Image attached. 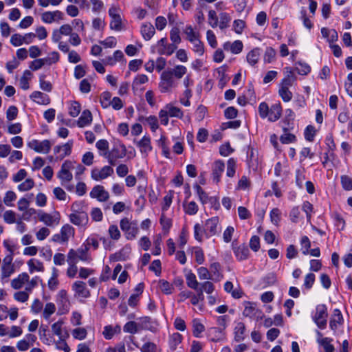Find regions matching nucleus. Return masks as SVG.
Returning a JSON list of instances; mask_svg holds the SVG:
<instances>
[{"instance_id": "obj_1", "label": "nucleus", "mask_w": 352, "mask_h": 352, "mask_svg": "<svg viewBox=\"0 0 352 352\" xmlns=\"http://www.w3.org/2000/svg\"><path fill=\"white\" fill-rule=\"evenodd\" d=\"M168 116L182 119L184 113L180 108L174 106L172 103H168L159 112V118L162 125L167 126L168 124Z\"/></svg>"}, {"instance_id": "obj_2", "label": "nucleus", "mask_w": 352, "mask_h": 352, "mask_svg": "<svg viewBox=\"0 0 352 352\" xmlns=\"http://www.w3.org/2000/svg\"><path fill=\"white\" fill-rule=\"evenodd\" d=\"M67 261L75 263H77L79 261L84 263H90L92 258L87 248L82 244L77 250H69L67 254Z\"/></svg>"}, {"instance_id": "obj_3", "label": "nucleus", "mask_w": 352, "mask_h": 352, "mask_svg": "<svg viewBox=\"0 0 352 352\" xmlns=\"http://www.w3.org/2000/svg\"><path fill=\"white\" fill-rule=\"evenodd\" d=\"M108 14L111 19L110 28L115 31H121L122 30V20L120 15V8L117 6H111L108 10Z\"/></svg>"}, {"instance_id": "obj_4", "label": "nucleus", "mask_w": 352, "mask_h": 352, "mask_svg": "<svg viewBox=\"0 0 352 352\" xmlns=\"http://www.w3.org/2000/svg\"><path fill=\"white\" fill-rule=\"evenodd\" d=\"M177 87V82L171 73L167 70L164 71L160 76L159 89L162 93L170 92Z\"/></svg>"}, {"instance_id": "obj_5", "label": "nucleus", "mask_w": 352, "mask_h": 352, "mask_svg": "<svg viewBox=\"0 0 352 352\" xmlns=\"http://www.w3.org/2000/svg\"><path fill=\"white\" fill-rule=\"evenodd\" d=\"M327 317L328 313L327 306L324 304L317 305L316 307V311L312 316V319L318 328L324 329L326 327Z\"/></svg>"}, {"instance_id": "obj_6", "label": "nucleus", "mask_w": 352, "mask_h": 352, "mask_svg": "<svg viewBox=\"0 0 352 352\" xmlns=\"http://www.w3.org/2000/svg\"><path fill=\"white\" fill-rule=\"evenodd\" d=\"M126 155V148L122 144L115 145L111 151H109L106 159L111 166H115L120 159L124 158Z\"/></svg>"}, {"instance_id": "obj_7", "label": "nucleus", "mask_w": 352, "mask_h": 352, "mask_svg": "<svg viewBox=\"0 0 352 352\" xmlns=\"http://www.w3.org/2000/svg\"><path fill=\"white\" fill-rule=\"evenodd\" d=\"M80 203H74L72 205V210L74 212L69 215L70 221L76 226H82L87 223L88 216L84 211H78Z\"/></svg>"}, {"instance_id": "obj_8", "label": "nucleus", "mask_w": 352, "mask_h": 352, "mask_svg": "<svg viewBox=\"0 0 352 352\" xmlns=\"http://www.w3.org/2000/svg\"><path fill=\"white\" fill-rule=\"evenodd\" d=\"M52 144L49 140L39 141L38 140H32L28 143V146L39 153L46 154L50 151Z\"/></svg>"}, {"instance_id": "obj_9", "label": "nucleus", "mask_w": 352, "mask_h": 352, "mask_svg": "<svg viewBox=\"0 0 352 352\" xmlns=\"http://www.w3.org/2000/svg\"><path fill=\"white\" fill-rule=\"evenodd\" d=\"M113 174V168L111 166H104L101 168H94L91 173V178L95 181H101L111 176Z\"/></svg>"}, {"instance_id": "obj_10", "label": "nucleus", "mask_w": 352, "mask_h": 352, "mask_svg": "<svg viewBox=\"0 0 352 352\" xmlns=\"http://www.w3.org/2000/svg\"><path fill=\"white\" fill-rule=\"evenodd\" d=\"M73 164L70 161H65L61 166L60 170L58 173L57 177L60 179L61 184L65 185L66 182H70L73 175L69 170L72 168Z\"/></svg>"}, {"instance_id": "obj_11", "label": "nucleus", "mask_w": 352, "mask_h": 352, "mask_svg": "<svg viewBox=\"0 0 352 352\" xmlns=\"http://www.w3.org/2000/svg\"><path fill=\"white\" fill-rule=\"evenodd\" d=\"M156 47L159 54L166 56H170L177 48V46L175 44H168L166 37L158 41Z\"/></svg>"}, {"instance_id": "obj_12", "label": "nucleus", "mask_w": 352, "mask_h": 352, "mask_svg": "<svg viewBox=\"0 0 352 352\" xmlns=\"http://www.w3.org/2000/svg\"><path fill=\"white\" fill-rule=\"evenodd\" d=\"M120 228L126 235L128 239H133L138 232V228L129 221L127 218L122 219L120 221Z\"/></svg>"}, {"instance_id": "obj_13", "label": "nucleus", "mask_w": 352, "mask_h": 352, "mask_svg": "<svg viewBox=\"0 0 352 352\" xmlns=\"http://www.w3.org/2000/svg\"><path fill=\"white\" fill-rule=\"evenodd\" d=\"M41 21L45 23H52L64 19V14L60 10L46 11L41 14Z\"/></svg>"}, {"instance_id": "obj_14", "label": "nucleus", "mask_w": 352, "mask_h": 352, "mask_svg": "<svg viewBox=\"0 0 352 352\" xmlns=\"http://www.w3.org/2000/svg\"><path fill=\"white\" fill-rule=\"evenodd\" d=\"M38 219L47 226H56L60 221V214L58 212H54L53 214H50L40 211L38 212Z\"/></svg>"}, {"instance_id": "obj_15", "label": "nucleus", "mask_w": 352, "mask_h": 352, "mask_svg": "<svg viewBox=\"0 0 352 352\" xmlns=\"http://www.w3.org/2000/svg\"><path fill=\"white\" fill-rule=\"evenodd\" d=\"M72 289L77 298H87L90 296V292L87 288L86 283L83 281H75L72 285Z\"/></svg>"}, {"instance_id": "obj_16", "label": "nucleus", "mask_w": 352, "mask_h": 352, "mask_svg": "<svg viewBox=\"0 0 352 352\" xmlns=\"http://www.w3.org/2000/svg\"><path fill=\"white\" fill-rule=\"evenodd\" d=\"M205 228L207 232V238L215 235L219 231V219L217 217H213L206 221Z\"/></svg>"}, {"instance_id": "obj_17", "label": "nucleus", "mask_w": 352, "mask_h": 352, "mask_svg": "<svg viewBox=\"0 0 352 352\" xmlns=\"http://www.w3.org/2000/svg\"><path fill=\"white\" fill-rule=\"evenodd\" d=\"M72 146L73 141L69 140L67 143L63 145L56 146L54 148V153L58 155V158L62 160L71 154Z\"/></svg>"}, {"instance_id": "obj_18", "label": "nucleus", "mask_w": 352, "mask_h": 352, "mask_svg": "<svg viewBox=\"0 0 352 352\" xmlns=\"http://www.w3.org/2000/svg\"><path fill=\"white\" fill-rule=\"evenodd\" d=\"M90 197L97 199L99 201H105L109 199V195L102 186L97 185L90 192Z\"/></svg>"}, {"instance_id": "obj_19", "label": "nucleus", "mask_w": 352, "mask_h": 352, "mask_svg": "<svg viewBox=\"0 0 352 352\" xmlns=\"http://www.w3.org/2000/svg\"><path fill=\"white\" fill-rule=\"evenodd\" d=\"M343 320V316L340 309H334L329 322L331 329L336 331L342 324Z\"/></svg>"}, {"instance_id": "obj_20", "label": "nucleus", "mask_w": 352, "mask_h": 352, "mask_svg": "<svg viewBox=\"0 0 352 352\" xmlns=\"http://www.w3.org/2000/svg\"><path fill=\"white\" fill-rule=\"evenodd\" d=\"M223 47L226 51H230L232 54H237L241 52L243 45L241 41L237 40L233 43L226 42L223 44Z\"/></svg>"}, {"instance_id": "obj_21", "label": "nucleus", "mask_w": 352, "mask_h": 352, "mask_svg": "<svg viewBox=\"0 0 352 352\" xmlns=\"http://www.w3.org/2000/svg\"><path fill=\"white\" fill-rule=\"evenodd\" d=\"M30 98L39 104H48L50 102V97L41 91H35L30 95Z\"/></svg>"}, {"instance_id": "obj_22", "label": "nucleus", "mask_w": 352, "mask_h": 352, "mask_svg": "<svg viewBox=\"0 0 352 352\" xmlns=\"http://www.w3.org/2000/svg\"><path fill=\"white\" fill-rule=\"evenodd\" d=\"M29 279L30 276L27 273H21L16 278L12 280L11 286L14 289H19L22 288L25 283L29 281Z\"/></svg>"}, {"instance_id": "obj_23", "label": "nucleus", "mask_w": 352, "mask_h": 352, "mask_svg": "<svg viewBox=\"0 0 352 352\" xmlns=\"http://www.w3.org/2000/svg\"><path fill=\"white\" fill-rule=\"evenodd\" d=\"M225 164L222 161L218 160L214 163L212 168V179L216 183L219 182L221 174L224 171Z\"/></svg>"}, {"instance_id": "obj_24", "label": "nucleus", "mask_w": 352, "mask_h": 352, "mask_svg": "<svg viewBox=\"0 0 352 352\" xmlns=\"http://www.w3.org/2000/svg\"><path fill=\"white\" fill-rule=\"evenodd\" d=\"M153 322L148 316L141 317L138 319V327L140 330H148L152 332L155 331V328L153 325Z\"/></svg>"}, {"instance_id": "obj_25", "label": "nucleus", "mask_w": 352, "mask_h": 352, "mask_svg": "<svg viewBox=\"0 0 352 352\" xmlns=\"http://www.w3.org/2000/svg\"><path fill=\"white\" fill-rule=\"evenodd\" d=\"M285 76L282 80L280 87L289 88L296 80V76L290 67H285Z\"/></svg>"}, {"instance_id": "obj_26", "label": "nucleus", "mask_w": 352, "mask_h": 352, "mask_svg": "<svg viewBox=\"0 0 352 352\" xmlns=\"http://www.w3.org/2000/svg\"><path fill=\"white\" fill-rule=\"evenodd\" d=\"M140 32L144 39L149 41L155 34V30L151 23H146L142 25Z\"/></svg>"}, {"instance_id": "obj_27", "label": "nucleus", "mask_w": 352, "mask_h": 352, "mask_svg": "<svg viewBox=\"0 0 352 352\" xmlns=\"http://www.w3.org/2000/svg\"><path fill=\"white\" fill-rule=\"evenodd\" d=\"M282 113V108L280 103L272 105L269 109V114L267 116L268 120L270 122H275L278 120Z\"/></svg>"}, {"instance_id": "obj_28", "label": "nucleus", "mask_w": 352, "mask_h": 352, "mask_svg": "<svg viewBox=\"0 0 352 352\" xmlns=\"http://www.w3.org/2000/svg\"><path fill=\"white\" fill-rule=\"evenodd\" d=\"M92 121V115L89 110H84L78 120L77 124L79 127H85L89 125Z\"/></svg>"}, {"instance_id": "obj_29", "label": "nucleus", "mask_w": 352, "mask_h": 352, "mask_svg": "<svg viewBox=\"0 0 352 352\" xmlns=\"http://www.w3.org/2000/svg\"><path fill=\"white\" fill-rule=\"evenodd\" d=\"M234 253L239 261L245 260L249 255V249L244 244L233 248Z\"/></svg>"}, {"instance_id": "obj_30", "label": "nucleus", "mask_w": 352, "mask_h": 352, "mask_svg": "<svg viewBox=\"0 0 352 352\" xmlns=\"http://www.w3.org/2000/svg\"><path fill=\"white\" fill-rule=\"evenodd\" d=\"M194 237L197 241L199 242H201L204 237L207 238V232L205 225L203 226L198 223H195L194 226Z\"/></svg>"}, {"instance_id": "obj_31", "label": "nucleus", "mask_w": 352, "mask_h": 352, "mask_svg": "<svg viewBox=\"0 0 352 352\" xmlns=\"http://www.w3.org/2000/svg\"><path fill=\"white\" fill-rule=\"evenodd\" d=\"M221 265L217 262H214L210 265V274L213 277L212 280L219 281L223 278L221 273Z\"/></svg>"}, {"instance_id": "obj_32", "label": "nucleus", "mask_w": 352, "mask_h": 352, "mask_svg": "<svg viewBox=\"0 0 352 352\" xmlns=\"http://www.w3.org/2000/svg\"><path fill=\"white\" fill-rule=\"evenodd\" d=\"M27 265L29 267V271L30 273L44 271V266L43 263L37 259L31 258L27 262Z\"/></svg>"}, {"instance_id": "obj_33", "label": "nucleus", "mask_w": 352, "mask_h": 352, "mask_svg": "<svg viewBox=\"0 0 352 352\" xmlns=\"http://www.w3.org/2000/svg\"><path fill=\"white\" fill-rule=\"evenodd\" d=\"M69 335L68 332L66 331L65 332V336L58 338V340L54 342L56 348L58 350L63 351L64 352H70L71 349L65 341V339L69 338Z\"/></svg>"}, {"instance_id": "obj_34", "label": "nucleus", "mask_w": 352, "mask_h": 352, "mask_svg": "<svg viewBox=\"0 0 352 352\" xmlns=\"http://www.w3.org/2000/svg\"><path fill=\"white\" fill-rule=\"evenodd\" d=\"M60 233L62 239L67 243L69 238L74 235V228L72 226L66 224L61 228Z\"/></svg>"}, {"instance_id": "obj_35", "label": "nucleus", "mask_w": 352, "mask_h": 352, "mask_svg": "<svg viewBox=\"0 0 352 352\" xmlns=\"http://www.w3.org/2000/svg\"><path fill=\"white\" fill-rule=\"evenodd\" d=\"M258 312V309L256 308L254 304L250 302H244V310L243 311V315L245 317L252 318L256 315Z\"/></svg>"}, {"instance_id": "obj_36", "label": "nucleus", "mask_w": 352, "mask_h": 352, "mask_svg": "<svg viewBox=\"0 0 352 352\" xmlns=\"http://www.w3.org/2000/svg\"><path fill=\"white\" fill-rule=\"evenodd\" d=\"M185 276L188 287L194 290H198L199 283L197 280L195 274L191 271H188Z\"/></svg>"}, {"instance_id": "obj_37", "label": "nucleus", "mask_w": 352, "mask_h": 352, "mask_svg": "<svg viewBox=\"0 0 352 352\" xmlns=\"http://www.w3.org/2000/svg\"><path fill=\"white\" fill-rule=\"evenodd\" d=\"M245 326L244 323L239 322L234 327V340L241 342L245 338Z\"/></svg>"}, {"instance_id": "obj_38", "label": "nucleus", "mask_w": 352, "mask_h": 352, "mask_svg": "<svg viewBox=\"0 0 352 352\" xmlns=\"http://www.w3.org/2000/svg\"><path fill=\"white\" fill-rule=\"evenodd\" d=\"M138 146L140 148V151L147 154L152 150L151 145V139L149 137L144 135L140 141L138 142Z\"/></svg>"}, {"instance_id": "obj_39", "label": "nucleus", "mask_w": 352, "mask_h": 352, "mask_svg": "<svg viewBox=\"0 0 352 352\" xmlns=\"http://www.w3.org/2000/svg\"><path fill=\"white\" fill-rule=\"evenodd\" d=\"M96 148L99 151V154L100 156L106 158L107 154L109 153V142L107 140L102 139L98 140L96 144Z\"/></svg>"}, {"instance_id": "obj_40", "label": "nucleus", "mask_w": 352, "mask_h": 352, "mask_svg": "<svg viewBox=\"0 0 352 352\" xmlns=\"http://www.w3.org/2000/svg\"><path fill=\"white\" fill-rule=\"evenodd\" d=\"M56 310V305L53 302H47L45 304L43 311L42 313L43 318L47 320L50 321V317L53 315Z\"/></svg>"}, {"instance_id": "obj_41", "label": "nucleus", "mask_w": 352, "mask_h": 352, "mask_svg": "<svg viewBox=\"0 0 352 352\" xmlns=\"http://www.w3.org/2000/svg\"><path fill=\"white\" fill-rule=\"evenodd\" d=\"M261 56L260 53V49L259 48H254L252 50H251L246 56L247 61L248 63L251 65H255L258 60H259Z\"/></svg>"}, {"instance_id": "obj_42", "label": "nucleus", "mask_w": 352, "mask_h": 352, "mask_svg": "<svg viewBox=\"0 0 352 352\" xmlns=\"http://www.w3.org/2000/svg\"><path fill=\"white\" fill-rule=\"evenodd\" d=\"M219 21H218V26L221 30H224L229 27L231 21V16L227 12H221L219 15Z\"/></svg>"}, {"instance_id": "obj_43", "label": "nucleus", "mask_w": 352, "mask_h": 352, "mask_svg": "<svg viewBox=\"0 0 352 352\" xmlns=\"http://www.w3.org/2000/svg\"><path fill=\"white\" fill-rule=\"evenodd\" d=\"M182 336L179 333H174L170 336L168 344L170 349L175 351L177 346L182 342Z\"/></svg>"}, {"instance_id": "obj_44", "label": "nucleus", "mask_w": 352, "mask_h": 352, "mask_svg": "<svg viewBox=\"0 0 352 352\" xmlns=\"http://www.w3.org/2000/svg\"><path fill=\"white\" fill-rule=\"evenodd\" d=\"M192 45V50L199 56H203L205 52L204 45L203 42L201 41L200 38L194 39L190 42Z\"/></svg>"}, {"instance_id": "obj_45", "label": "nucleus", "mask_w": 352, "mask_h": 352, "mask_svg": "<svg viewBox=\"0 0 352 352\" xmlns=\"http://www.w3.org/2000/svg\"><path fill=\"white\" fill-rule=\"evenodd\" d=\"M32 76V73L29 70H25L23 72V76L19 80L20 87L23 90L29 89V80Z\"/></svg>"}, {"instance_id": "obj_46", "label": "nucleus", "mask_w": 352, "mask_h": 352, "mask_svg": "<svg viewBox=\"0 0 352 352\" xmlns=\"http://www.w3.org/2000/svg\"><path fill=\"white\" fill-rule=\"evenodd\" d=\"M64 322L62 319L58 320L52 324L51 329L53 334L58 336V338H61L65 336V333H63V325Z\"/></svg>"}, {"instance_id": "obj_47", "label": "nucleus", "mask_w": 352, "mask_h": 352, "mask_svg": "<svg viewBox=\"0 0 352 352\" xmlns=\"http://www.w3.org/2000/svg\"><path fill=\"white\" fill-rule=\"evenodd\" d=\"M123 331L125 333L135 334L140 331L138 324L134 321L126 322L123 327Z\"/></svg>"}, {"instance_id": "obj_48", "label": "nucleus", "mask_w": 352, "mask_h": 352, "mask_svg": "<svg viewBox=\"0 0 352 352\" xmlns=\"http://www.w3.org/2000/svg\"><path fill=\"white\" fill-rule=\"evenodd\" d=\"M168 72H170L172 74V76L178 79H180L183 77V76L186 73L187 69L184 65H177L172 69H168Z\"/></svg>"}, {"instance_id": "obj_49", "label": "nucleus", "mask_w": 352, "mask_h": 352, "mask_svg": "<svg viewBox=\"0 0 352 352\" xmlns=\"http://www.w3.org/2000/svg\"><path fill=\"white\" fill-rule=\"evenodd\" d=\"M58 277V270L55 267L52 268V277L48 280V287L51 290H55L57 288L58 281L57 280Z\"/></svg>"}, {"instance_id": "obj_50", "label": "nucleus", "mask_w": 352, "mask_h": 352, "mask_svg": "<svg viewBox=\"0 0 352 352\" xmlns=\"http://www.w3.org/2000/svg\"><path fill=\"white\" fill-rule=\"evenodd\" d=\"M184 209L186 214L189 215H195L197 214L199 208L197 204L192 201L186 204H184Z\"/></svg>"}, {"instance_id": "obj_51", "label": "nucleus", "mask_w": 352, "mask_h": 352, "mask_svg": "<svg viewBox=\"0 0 352 352\" xmlns=\"http://www.w3.org/2000/svg\"><path fill=\"white\" fill-rule=\"evenodd\" d=\"M81 110L80 104L77 101H72L70 103V106L69 107V114L72 117H77Z\"/></svg>"}, {"instance_id": "obj_52", "label": "nucleus", "mask_w": 352, "mask_h": 352, "mask_svg": "<svg viewBox=\"0 0 352 352\" xmlns=\"http://www.w3.org/2000/svg\"><path fill=\"white\" fill-rule=\"evenodd\" d=\"M333 339L325 337L324 340H321L320 341L319 345L322 346L325 352H333L335 351V347L331 344Z\"/></svg>"}, {"instance_id": "obj_53", "label": "nucleus", "mask_w": 352, "mask_h": 352, "mask_svg": "<svg viewBox=\"0 0 352 352\" xmlns=\"http://www.w3.org/2000/svg\"><path fill=\"white\" fill-rule=\"evenodd\" d=\"M34 186V182L32 179H26L23 182L20 184L17 188L21 192H25L31 190Z\"/></svg>"}, {"instance_id": "obj_54", "label": "nucleus", "mask_w": 352, "mask_h": 352, "mask_svg": "<svg viewBox=\"0 0 352 352\" xmlns=\"http://www.w3.org/2000/svg\"><path fill=\"white\" fill-rule=\"evenodd\" d=\"M194 188L196 190L199 201L202 204H206L208 201V194L198 184L195 185Z\"/></svg>"}, {"instance_id": "obj_55", "label": "nucleus", "mask_w": 352, "mask_h": 352, "mask_svg": "<svg viewBox=\"0 0 352 352\" xmlns=\"http://www.w3.org/2000/svg\"><path fill=\"white\" fill-rule=\"evenodd\" d=\"M160 222L163 230L166 232H168L172 226V220L170 218L166 217V215L162 213L160 219Z\"/></svg>"}, {"instance_id": "obj_56", "label": "nucleus", "mask_w": 352, "mask_h": 352, "mask_svg": "<svg viewBox=\"0 0 352 352\" xmlns=\"http://www.w3.org/2000/svg\"><path fill=\"white\" fill-rule=\"evenodd\" d=\"M82 245L85 246L89 251L91 248L94 250H97L99 247V242L95 237L90 236L85 240Z\"/></svg>"}, {"instance_id": "obj_57", "label": "nucleus", "mask_w": 352, "mask_h": 352, "mask_svg": "<svg viewBox=\"0 0 352 352\" xmlns=\"http://www.w3.org/2000/svg\"><path fill=\"white\" fill-rule=\"evenodd\" d=\"M159 286L161 291L166 294H170L173 292V285L165 280H160Z\"/></svg>"}, {"instance_id": "obj_58", "label": "nucleus", "mask_w": 352, "mask_h": 352, "mask_svg": "<svg viewBox=\"0 0 352 352\" xmlns=\"http://www.w3.org/2000/svg\"><path fill=\"white\" fill-rule=\"evenodd\" d=\"M111 101V94L109 91L103 92L100 96V103L103 108H107L110 106Z\"/></svg>"}, {"instance_id": "obj_59", "label": "nucleus", "mask_w": 352, "mask_h": 352, "mask_svg": "<svg viewBox=\"0 0 352 352\" xmlns=\"http://www.w3.org/2000/svg\"><path fill=\"white\" fill-rule=\"evenodd\" d=\"M29 294L28 292L24 291H20L15 292L13 295L14 299L19 302H25L29 299Z\"/></svg>"}, {"instance_id": "obj_60", "label": "nucleus", "mask_w": 352, "mask_h": 352, "mask_svg": "<svg viewBox=\"0 0 352 352\" xmlns=\"http://www.w3.org/2000/svg\"><path fill=\"white\" fill-rule=\"evenodd\" d=\"M184 33L186 35V38L189 42H191L195 38H197L199 36V34L197 32H195L192 28V26L188 25L186 26L184 30Z\"/></svg>"}, {"instance_id": "obj_61", "label": "nucleus", "mask_w": 352, "mask_h": 352, "mask_svg": "<svg viewBox=\"0 0 352 352\" xmlns=\"http://www.w3.org/2000/svg\"><path fill=\"white\" fill-rule=\"evenodd\" d=\"M72 333L75 339L81 340L86 338L87 332L85 328L79 327L74 329Z\"/></svg>"}, {"instance_id": "obj_62", "label": "nucleus", "mask_w": 352, "mask_h": 352, "mask_svg": "<svg viewBox=\"0 0 352 352\" xmlns=\"http://www.w3.org/2000/svg\"><path fill=\"white\" fill-rule=\"evenodd\" d=\"M23 333L21 327L13 325L10 328L8 327V337L9 338H14L20 336Z\"/></svg>"}, {"instance_id": "obj_63", "label": "nucleus", "mask_w": 352, "mask_h": 352, "mask_svg": "<svg viewBox=\"0 0 352 352\" xmlns=\"http://www.w3.org/2000/svg\"><path fill=\"white\" fill-rule=\"evenodd\" d=\"M3 220L8 224L16 223V213L12 210H6L3 215Z\"/></svg>"}, {"instance_id": "obj_64", "label": "nucleus", "mask_w": 352, "mask_h": 352, "mask_svg": "<svg viewBox=\"0 0 352 352\" xmlns=\"http://www.w3.org/2000/svg\"><path fill=\"white\" fill-rule=\"evenodd\" d=\"M157 349V345L152 342H145L140 348L141 352H156Z\"/></svg>"}]
</instances>
